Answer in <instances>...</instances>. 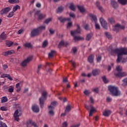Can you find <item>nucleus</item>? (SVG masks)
Instances as JSON below:
<instances>
[{
	"label": "nucleus",
	"mask_w": 127,
	"mask_h": 127,
	"mask_svg": "<svg viewBox=\"0 0 127 127\" xmlns=\"http://www.w3.org/2000/svg\"><path fill=\"white\" fill-rule=\"evenodd\" d=\"M58 19L61 22H62L63 23H64V22L67 21H67H71V19H70V18H65L62 16L59 17Z\"/></svg>",
	"instance_id": "obj_17"
},
{
	"label": "nucleus",
	"mask_w": 127,
	"mask_h": 127,
	"mask_svg": "<svg viewBox=\"0 0 127 127\" xmlns=\"http://www.w3.org/2000/svg\"><path fill=\"white\" fill-rule=\"evenodd\" d=\"M7 52H8V55H11V54H13V53H14V51L10 50V51H7Z\"/></svg>",
	"instance_id": "obj_54"
},
{
	"label": "nucleus",
	"mask_w": 127,
	"mask_h": 127,
	"mask_svg": "<svg viewBox=\"0 0 127 127\" xmlns=\"http://www.w3.org/2000/svg\"><path fill=\"white\" fill-rule=\"evenodd\" d=\"M16 91L18 93V92H20V82H19L16 84Z\"/></svg>",
	"instance_id": "obj_31"
},
{
	"label": "nucleus",
	"mask_w": 127,
	"mask_h": 127,
	"mask_svg": "<svg viewBox=\"0 0 127 127\" xmlns=\"http://www.w3.org/2000/svg\"><path fill=\"white\" fill-rule=\"evenodd\" d=\"M0 127H7V126L4 123L0 122Z\"/></svg>",
	"instance_id": "obj_51"
},
{
	"label": "nucleus",
	"mask_w": 127,
	"mask_h": 127,
	"mask_svg": "<svg viewBox=\"0 0 127 127\" xmlns=\"http://www.w3.org/2000/svg\"><path fill=\"white\" fill-rule=\"evenodd\" d=\"M96 4V6L98 7V8L101 12H104L105 11V9H104L102 6H100V2L97 1Z\"/></svg>",
	"instance_id": "obj_23"
},
{
	"label": "nucleus",
	"mask_w": 127,
	"mask_h": 127,
	"mask_svg": "<svg viewBox=\"0 0 127 127\" xmlns=\"http://www.w3.org/2000/svg\"><path fill=\"white\" fill-rule=\"evenodd\" d=\"M46 99H47V97L46 96H43L39 99L40 105L41 109H43V107H44V102L46 101Z\"/></svg>",
	"instance_id": "obj_11"
},
{
	"label": "nucleus",
	"mask_w": 127,
	"mask_h": 127,
	"mask_svg": "<svg viewBox=\"0 0 127 127\" xmlns=\"http://www.w3.org/2000/svg\"><path fill=\"white\" fill-rule=\"evenodd\" d=\"M62 46H64V41H61L59 45H58V48H61V47H62Z\"/></svg>",
	"instance_id": "obj_44"
},
{
	"label": "nucleus",
	"mask_w": 127,
	"mask_h": 127,
	"mask_svg": "<svg viewBox=\"0 0 127 127\" xmlns=\"http://www.w3.org/2000/svg\"><path fill=\"white\" fill-rule=\"evenodd\" d=\"M105 35H106V37L108 38V39H112V35H111V33L109 32H105Z\"/></svg>",
	"instance_id": "obj_34"
},
{
	"label": "nucleus",
	"mask_w": 127,
	"mask_h": 127,
	"mask_svg": "<svg viewBox=\"0 0 127 127\" xmlns=\"http://www.w3.org/2000/svg\"><path fill=\"white\" fill-rule=\"evenodd\" d=\"M72 50V52L74 54H75L76 52H77L78 51V49H77L76 48H75V47L73 48Z\"/></svg>",
	"instance_id": "obj_55"
},
{
	"label": "nucleus",
	"mask_w": 127,
	"mask_h": 127,
	"mask_svg": "<svg viewBox=\"0 0 127 127\" xmlns=\"http://www.w3.org/2000/svg\"><path fill=\"white\" fill-rule=\"evenodd\" d=\"M6 44L8 46V47H10L12 44H13V42L11 41H8L6 42Z\"/></svg>",
	"instance_id": "obj_37"
},
{
	"label": "nucleus",
	"mask_w": 127,
	"mask_h": 127,
	"mask_svg": "<svg viewBox=\"0 0 127 127\" xmlns=\"http://www.w3.org/2000/svg\"><path fill=\"white\" fill-rule=\"evenodd\" d=\"M76 26L77 27V29L76 30H75L74 31H70L71 35L73 36L74 41L84 40V38L80 36H77V34H79V33H81V29L80 28V26L79 25V24H76Z\"/></svg>",
	"instance_id": "obj_2"
},
{
	"label": "nucleus",
	"mask_w": 127,
	"mask_h": 127,
	"mask_svg": "<svg viewBox=\"0 0 127 127\" xmlns=\"http://www.w3.org/2000/svg\"><path fill=\"white\" fill-rule=\"evenodd\" d=\"M103 82L107 84V83H108V80H107V78L106 77V76H102V77Z\"/></svg>",
	"instance_id": "obj_52"
},
{
	"label": "nucleus",
	"mask_w": 127,
	"mask_h": 127,
	"mask_svg": "<svg viewBox=\"0 0 127 127\" xmlns=\"http://www.w3.org/2000/svg\"><path fill=\"white\" fill-rule=\"evenodd\" d=\"M24 46L28 48H31L32 47V45H31L30 43H26L24 44Z\"/></svg>",
	"instance_id": "obj_38"
},
{
	"label": "nucleus",
	"mask_w": 127,
	"mask_h": 127,
	"mask_svg": "<svg viewBox=\"0 0 127 127\" xmlns=\"http://www.w3.org/2000/svg\"><path fill=\"white\" fill-rule=\"evenodd\" d=\"M119 29H125V26L120 24H116L113 28V30L116 32H119Z\"/></svg>",
	"instance_id": "obj_9"
},
{
	"label": "nucleus",
	"mask_w": 127,
	"mask_h": 127,
	"mask_svg": "<svg viewBox=\"0 0 127 127\" xmlns=\"http://www.w3.org/2000/svg\"><path fill=\"white\" fill-rule=\"evenodd\" d=\"M84 107L87 111H89V110L90 109L89 113V117H92L93 114H94V113H96L97 112V108L94 107L93 106H89L85 104Z\"/></svg>",
	"instance_id": "obj_5"
},
{
	"label": "nucleus",
	"mask_w": 127,
	"mask_h": 127,
	"mask_svg": "<svg viewBox=\"0 0 127 127\" xmlns=\"http://www.w3.org/2000/svg\"><path fill=\"white\" fill-rule=\"evenodd\" d=\"M32 60V57H29L26 60H24L21 64L22 67H25L27 65L28 63Z\"/></svg>",
	"instance_id": "obj_7"
},
{
	"label": "nucleus",
	"mask_w": 127,
	"mask_h": 127,
	"mask_svg": "<svg viewBox=\"0 0 127 127\" xmlns=\"http://www.w3.org/2000/svg\"><path fill=\"white\" fill-rule=\"evenodd\" d=\"M92 36H93L92 33H89L87 34V35L86 36V40H87V41H89V40H91V39H92Z\"/></svg>",
	"instance_id": "obj_30"
},
{
	"label": "nucleus",
	"mask_w": 127,
	"mask_h": 127,
	"mask_svg": "<svg viewBox=\"0 0 127 127\" xmlns=\"http://www.w3.org/2000/svg\"><path fill=\"white\" fill-rule=\"evenodd\" d=\"M108 21L111 24H113V23H115V20L114 19V18H109L108 19Z\"/></svg>",
	"instance_id": "obj_46"
},
{
	"label": "nucleus",
	"mask_w": 127,
	"mask_h": 127,
	"mask_svg": "<svg viewBox=\"0 0 127 127\" xmlns=\"http://www.w3.org/2000/svg\"><path fill=\"white\" fill-rule=\"evenodd\" d=\"M14 90V88L12 86H10L8 89V91L9 93H12Z\"/></svg>",
	"instance_id": "obj_42"
},
{
	"label": "nucleus",
	"mask_w": 127,
	"mask_h": 127,
	"mask_svg": "<svg viewBox=\"0 0 127 127\" xmlns=\"http://www.w3.org/2000/svg\"><path fill=\"white\" fill-rule=\"evenodd\" d=\"M111 4L114 8H117V7H118V2L115 0H111Z\"/></svg>",
	"instance_id": "obj_25"
},
{
	"label": "nucleus",
	"mask_w": 127,
	"mask_h": 127,
	"mask_svg": "<svg viewBox=\"0 0 127 127\" xmlns=\"http://www.w3.org/2000/svg\"><path fill=\"white\" fill-rule=\"evenodd\" d=\"M32 126H34V127H37L36 124L35 122H33L31 119H29L27 121V127H31Z\"/></svg>",
	"instance_id": "obj_15"
},
{
	"label": "nucleus",
	"mask_w": 127,
	"mask_h": 127,
	"mask_svg": "<svg viewBox=\"0 0 127 127\" xmlns=\"http://www.w3.org/2000/svg\"><path fill=\"white\" fill-rule=\"evenodd\" d=\"M46 28V26H40L39 27H38L37 29L38 30L39 33H40V32H42V31H43V30H45V29Z\"/></svg>",
	"instance_id": "obj_21"
},
{
	"label": "nucleus",
	"mask_w": 127,
	"mask_h": 127,
	"mask_svg": "<svg viewBox=\"0 0 127 127\" xmlns=\"http://www.w3.org/2000/svg\"><path fill=\"white\" fill-rule=\"evenodd\" d=\"M116 71H117L118 72H115L114 75L116 77H119V78H121V77H125V76H127V73L126 72H122L123 71V67L121 66H117L116 67Z\"/></svg>",
	"instance_id": "obj_4"
},
{
	"label": "nucleus",
	"mask_w": 127,
	"mask_h": 127,
	"mask_svg": "<svg viewBox=\"0 0 127 127\" xmlns=\"http://www.w3.org/2000/svg\"><path fill=\"white\" fill-rule=\"evenodd\" d=\"M111 114H112V111L109 110H105L103 112V115L104 117H109Z\"/></svg>",
	"instance_id": "obj_20"
},
{
	"label": "nucleus",
	"mask_w": 127,
	"mask_h": 127,
	"mask_svg": "<svg viewBox=\"0 0 127 127\" xmlns=\"http://www.w3.org/2000/svg\"><path fill=\"white\" fill-rule=\"evenodd\" d=\"M67 122H64L63 124V127H67Z\"/></svg>",
	"instance_id": "obj_64"
},
{
	"label": "nucleus",
	"mask_w": 127,
	"mask_h": 127,
	"mask_svg": "<svg viewBox=\"0 0 127 127\" xmlns=\"http://www.w3.org/2000/svg\"><path fill=\"white\" fill-rule=\"evenodd\" d=\"M89 102L91 103V104H94L95 100H94V99H93L92 97H90Z\"/></svg>",
	"instance_id": "obj_61"
},
{
	"label": "nucleus",
	"mask_w": 127,
	"mask_h": 127,
	"mask_svg": "<svg viewBox=\"0 0 127 127\" xmlns=\"http://www.w3.org/2000/svg\"><path fill=\"white\" fill-rule=\"evenodd\" d=\"M7 38V36H6V35L5 34L4 32H3L0 35V39L1 40H5Z\"/></svg>",
	"instance_id": "obj_22"
},
{
	"label": "nucleus",
	"mask_w": 127,
	"mask_h": 127,
	"mask_svg": "<svg viewBox=\"0 0 127 127\" xmlns=\"http://www.w3.org/2000/svg\"><path fill=\"white\" fill-rule=\"evenodd\" d=\"M48 92L46 90H43L42 93V96H47Z\"/></svg>",
	"instance_id": "obj_49"
},
{
	"label": "nucleus",
	"mask_w": 127,
	"mask_h": 127,
	"mask_svg": "<svg viewBox=\"0 0 127 127\" xmlns=\"http://www.w3.org/2000/svg\"><path fill=\"white\" fill-rule=\"evenodd\" d=\"M108 51H109L110 54L113 56L117 54V63H120V62H121V60L123 59V55H127V48H121L113 49V47L112 46H110L108 49Z\"/></svg>",
	"instance_id": "obj_1"
},
{
	"label": "nucleus",
	"mask_w": 127,
	"mask_h": 127,
	"mask_svg": "<svg viewBox=\"0 0 127 127\" xmlns=\"http://www.w3.org/2000/svg\"><path fill=\"white\" fill-rule=\"evenodd\" d=\"M10 11V7H6L5 8H3L0 11V13L1 15L6 14L8 12Z\"/></svg>",
	"instance_id": "obj_13"
},
{
	"label": "nucleus",
	"mask_w": 127,
	"mask_h": 127,
	"mask_svg": "<svg viewBox=\"0 0 127 127\" xmlns=\"http://www.w3.org/2000/svg\"><path fill=\"white\" fill-rule=\"evenodd\" d=\"M71 109H72V106L71 105H67L65 108V113H68V112H70V111H71Z\"/></svg>",
	"instance_id": "obj_32"
},
{
	"label": "nucleus",
	"mask_w": 127,
	"mask_h": 127,
	"mask_svg": "<svg viewBox=\"0 0 127 127\" xmlns=\"http://www.w3.org/2000/svg\"><path fill=\"white\" fill-rule=\"evenodd\" d=\"M77 8L79 9V10L80 11V12H85L86 11V10L85 9V8L83 7L81 5H77Z\"/></svg>",
	"instance_id": "obj_27"
},
{
	"label": "nucleus",
	"mask_w": 127,
	"mask_h": 127,
	"mask_svg": "<svg viewBox=\"0 0 127 127\" xmlns=\"http://www.w3.org/2000/svg\"><path fill=\"white\" fill-rule=\"evenodd\" d=\"M13 15H14V12L13 11H12L11 12H10L7 16L9 18H10V17H12V16H13Z\"/></svg>",
	"instance_id": "obj_41"
},
{
	"label": "nucleus",
	"mask_w": 127,
	"mask_h": 127,
	"mask_svg": "<svg viewBox=\"0 0 127 127\" xmlns=\"http://www.w3.org/2000/svg\"><path fill=\"white\" fill-rule=\"evenodd\" d=\"M39 34H40V33L38 31L37 28L33 29L31 32V36L32 37H34V36H37V35H39Z\"/></svg>",
	"instance_id": "obj_14"
},
{
	"label": "nucleus",
	"mask_w": 127,
	"mask_h": 127,
	"mask_svg": "<svg viewBox=\"0 0 127 127\" xmlns=\"http://www.w3.org/2000/svg\"><path fill=\"white\" fill-rule=\"evenodd\" d=\"M55 53H56V51H51L48 55L49 58H52V57H54V55H55Z\"/></svg>",
	"instance_id": "obj_29"
},
{
	"label": "nucleus",
	"mask_w": 127,
	"mask_h": 127,
	"mask_svg": "<svg viewBox=\"0 0 127 127\" xmlns=\"http://www.w3.org/2000/svg\"><path fill=\"white\" fill-rule=\"evenodd\" d=\"M93 91L94 92V93H98V92H99V88H94L93 90Z\"/></svg>",
	"instance_id": "obj_63"
},
{
	"label": "nucleus",
	"mask_w": 127,
	"mask_h": 127,
	"mask_svg": "<svg viewBox=\"0 0 127 127\" xmlns=\"http://www.w3.org/2000/svg\"><path fill=\"white\" fill-rule=\"evenodd\" d=\"M8 74H3L1 75V78H7V76Z\"/></svg>",
	"instance_id": "obj_62"
},
{
	"label": "nucleus",
	"mask_w": 127,
	"mask_h": 127,
	"mask_svg": "<svg viewBox=\"0 0 127 127\" xmlns=\"http://www.w3.org/2000/svg\"><path fill=\"white\" fill-rule=\"evenodd\" d=\"M89 27V26L88 24H86L83 26V28H84V29H85V30H89V29H90Z\"/></svg>",
	"instance_id": "obj_48"
},
{
	"label": "nucleus",
	"mask_w": 127,
	"mask_h": 127,
	"mask_svg": "<svg viewBox=\"0 0 127 127\" xmlns=\"http://www.w3.org/2000/svg\"><path fill=\"white\" fill-rule=\"evenodd\" d=\"M64 10V8L62 6H61L60 7H58V8L57 9V13H61V12H63Z\"/></svg>",
	"instance_id": "obj_26"
},
{
	"label": "nucleus",
	"mask_w": 127,
	"mask_h": 127,
	"mask_svg": "<svg viewBox=\"0 0 127 127\" xmlns=\"http://www.w3.org/2000/svg\"><path fill=\"white\" fill-rule=\"evenodd\" d=\"M8 1L9 2V3H18L19 2V0H8Z\"/></svg>",
	"instance_id": "obj_33"
},
{
	"label": "nucleus",
	"mask_w": 127,
	"mask_h": 127,
	"mask_svg": "<svg viewBox=\"0 0 127 127\" xmlns=\"http://www.w3.org/2000/svg\"><path fill=\"white\" fill-rule=\"evenodd\" d=\"M100 73H101V70L99 68H95L92 70V74L93 76H96L100 75Z\"/></svg>",
	"instance_id": "obj_16"
},
{
	"label": "nucleus",
	"mask_w": 127,
	"mask_h": 127,
	"mask_svg": "<svg viewBox=\"0 0 127 127\" xmlns=\"http://www.w3.org/2000/svg\"><path fill=\"white\" fill-rule=\"evenodd\" d=\"M18 8H20V6L18 5H17L13 7V11L14 12H15V11L18 9Z\"/></svg>",
	"instance_id": "obj_43"
},
{
	"label": "nucleus",
	"mask_w": 127,
	"mask_h": 127,
	"mask_svg": "<svg viewBox=\"0 0 127 127\" xmlns=\"http://www.w3.org/2000/svg\"><path fill=\"white\" fill-rule=\"evenodd\" d=\"M35 15L38 16V19L40 20H41V19H43V18H45V17L46 16V15H45V14L40 13V10H37L35 12Z\"/></svg>",
	"instance_id": "obj_12"
},
{
	"label": "nucleus",
	"mask_w": 127,
	"mask_h": 127,
	"mask_svg": "<svg viewBox=\"0 0 127 127\" xmlns=\"http://www.w3.org/2000/svg\"><path fill=\"white\" fill-rule=\"evenodd\" d=\"M8 100L7 97L3 96L1 99V103H5Z\"/></svg>",
	"instance_id": "obj_35"
},
{
	"label": "nucleus",
	"mask_w": 127,
	"mask_h": 127,
	"mask_svg": "<svg viewBox=\"0 0 127 127\" xmlns=\"http://www.w3.org/2000/svg\"><path fill=\"white\" fill-rule=\"evenodd\" d=\"M72 26V22H69L67 23V28H70Z\"/></svg>",
	"instance_id": "obj_59"
},
{
	"label": "nucleus",
	"mask_w": 127,
	"mask_h": 127,
	"mask_svg": "<svg viewBox=\"0 0 127 127\" xmlns=\"http://www.w3.org/2000/svg\"><path fill=\"white\" fill-rule=\"evenodd\" d=\"M118 1L122 5H126L127 3V0H118Z\"/></svg>",
	"instance_id": "obj_28"
},
{
	"label": "nucleus",
	"mask_w": 127,
	"mask_h": 127,
	"mask_svg": "<svg viewBox=\"0 0 127 127\" xmlns=\"http://www.w3.org/2000/svg\"><path fill=\"white\" fill-rule=\"evenodd\" d=\"M1 111H7V108L5 106H2L0 107Z\"/></svg>",
	"instance_id": "obj_56"
},
{
	"label": "nucleus",
	"mask_w": 127,
	"mask_h": 127,
	"mask_svg": "<svg viewBox=\"0 0 127 127\" xmlns=\"http://www.w3.org/2000/svg\"><path fill=\"white\" fill-rule=\"evenodd\" d=\"M22 115V112L20 109L16 110L14 113V118L15 121L16 122H19V117Z\"/></svg>",
	"instance_id": "obj_6"
},
{
	"label": "nucleus",
	"mask_w": 127,
	"mask_h": 127,
	"mask_svg": "<svg viewBox=\"0 0 127 127\" xmlns=\"http://www.w3.org/2000/svg\"><path fill=\"white\" fill-rule=\"evenodd\" d=\"M90 93H91V92L87 90L84 91V95H90Z\"/></svg>",
	"instance_id": "obj_53"
},
{
	"label": "nucleus",
	"mask_w": 127,
	"mask_h": 127,
	"mask_svg": "<svg viewBox=\"0 0 127 127\" xmlns=\"http://www.w3.org/2000/svg\"><path fill=\"white\" fill-rule=\"evenodd\" d=\"M88 61L89 62V63L92 64V63L94 62V55H91L89 56L88 58Z\"/></svg>",
	"instance_id": "obj_24"
},
{
	"label": "nucleus",
	"mask_w": 127,
	"mask_h": 127,
	"mask_svg": "<svg viewBox=\"0 0 127 127\" xmlns=\"http://www.w3.org/2000/svg\"><path fill=\"white\" fill-rule=\"evenodd\" d=\"M57 106V102L56 101L52 102L51 103V105L50 107H51L52 108H54V107H56Z\"/></svg>",
	"instance_id": "obj_39"
},
{
	"label": "nucleus",
	"mask_w": 127,
	"mask_h": 127,
	"mask_svg": "<svg viewBox=\"0 0 127 127\" xmlns=\"http://www.w3.org/2000/svg\"><path fill=\"white\" fill-rule=\"evenodd\" d=\"M54 107H52L51 106L49 107V114L51 116H54V114H55V112H54Z\"/></svg>",
	"instance_id": "obj_19"
},
{
	"label": "nucleus",
	"mask_w": 127,
	"mask_h": 127,
	"mask_svg": "<svg viewBox=\"0 0 127 127\" xmlns=\"http://www.w3.org/2000/svg\"><path fill=\"white\" fill-rule=\"evenodd\" d=\"M108 90L114 96H121L122 95V92L119 89L118 87L110 85L108 86Z\"/></svg>",
	"instance_id": "obj_3"
},
{
	"label": "nucleus",
	"mask_w": 127,
	"mask_h": 127,
	"mask_svg": "<svg viewBox=\"0 0 127 127\" xmlns=\"http://www.w3.org/2000/svg\"><path fill=\"white\" fill-rule=\"evenodd\" d=\"M2 67H3V70H6V69H7V68H8V66L7 65V64H3Z\"/></svg>",
	"instance_id": "obj_58"
},
{
	"label": "nucleus",
	"mask_w": 127,
	"mask_h": 127,
	"mask_svg": "<svg viewBox=\"0 0 127 127\" xmlns=\"http://www.w3.org/2000/svg\"><path fill=\"white\" fill-rule=\"evenodd\" d=\"M47 45H48V41L47 40L44 41L42 44L43 48H45Z\"/></svg>",
	"instance_id": "obj_36"
},
{
	"label": "nucleus",
	"mask_w": 127,
	"mask_h": 127,
	"mask_svg": "<svg viewBox=\"0 0 127 127\" xmlns=\"http://www.w3.org/2000/svg\"><path fill=\"white\" fill-rule=\"evenodd\" d=\"M100 22L103 28L105 29H108V23H107L106 20L103 18H100Z\"/></svg>",
	"instance_id": "obj_10"
},
{
	"label": "nucleus",
	"mask_w": 127,
	"mask_h": 127,
	"mask_svg": "<svg viewBox=\"0 0 127 127\" xmlns=\"http://www.w3.org/2000/svg\"><path fill=\"white\" fill-rule=\"evenodd\" d=\"M123 86H127V78L123 80Z\"/></svg>",
	"instance_id": "obj_50"
},
{
	"label": "nucleus",
	"mask_w": 127,
	"mask_h": 127,
	"mask_svg": "<svg viewBox=\"0 0 127 127\" xmlns=\"http://www.w3.org/2000/svg\"><path fill=\"white\" fill-rule=\"evenodd\" d=\"M51 20H52V18H49L45 20V21H44V23H46V24H48L49 22L51 21Z\"/></svg>",
	"instance_id": "obj_45"
},
{
	"label": "nucleus",
	"mask_w": 127,
	"mask_h": 127,
	"mask_svg": "<svg viewBox=\"0 0 127 127\" xmlns=\"http://www.w3.org/2000/svg\"><path fill=\"white\" fill-rule=\"evenodd\" d=\"M69 15L70 17H73V18L76 16V15H75V14H74V13H69Z\"/></svg>",
	"instance_id": "obj_60"
},
{
	"label": "nucleus",
	"mask_w": 127,
	"mask_h": 127,
	"mask_svg": "<svg viewBox=\"0 0 127 127\" xmlns=\"http://www.w3.org/2000/svg\"><path fill=\"white\" fill-rule=\"evenodd\" d=\"M42 68V64H40L38 66V69L37 70V74H39V71H40L41 69Z\"/></svg>",
	"instance_id": "obj_47"
},
{
	"label": "nucleus",
	"mask_w": 127,
	"mask_h": 127,
	"mask_svg": "<svg viewBox=\"0 0 127 127\" xmlns=\"http://www.w3.org/2000/svg\"><path fill=\"white\" fill-rule=\"evenodd\" d=\"M89 16L92 18V19L94 20V21L95 23V27L96 29H100V25L99 24L97 23V21L98 19H97V16L96 15L93 14H90Z\"/></svg>",
	"instance_id": "obj_8"
},
{
	"label": "nucleus",
	"mask_w": 127,
	"mask_h": 127,
	"mask_svg": "<svg viewBox=\"0 0 127 127\" xmlns=\"http://www.w3.org/2000/svg\"><path fill=\"white\" fill-rule=\"evenodd\" d=\"M102 60V56H99L97 58V62H101Z\"/></svg>",
	"instance_id": "obj_57"
},
{
	"label": "nucleus",
	"mask_w": 127,
	"mask_h": 127,
	"mask_svg": "<svg viewBox=\"0 0 127 127\" xmlns=\"http://www.w3.org/2000/svg\"><path fill=\"white\" fill-rule=\"evenodd\" d=\"M32 109L33 112L34 113H39V107L36 105H34L32 107Z\"/></svg>",
	"instance_id": "obj_18"
},
{
	"label": "nucleus",
	"mask_w": 127,
	"mask_h": 127,
	"mask_svg": "<svg viewBox=\"0 0 127 127\" xmlns=\"http://www.w3.org/2000/svg\"><path fill=\"white\" fill-rule=\"evenodd\" d=\"M69 8L71 9V10H73V11H74L75 10L76 8L75 7V6H74V4L73 3L70 4L69 6Z\"/></svg>",
	"instance_id": "obj_40"
}]
</instances>
